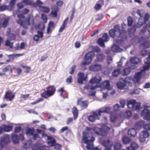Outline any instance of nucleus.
Masks as SVG:
<instances>
[{
    "label": "nucleus",
    "instance_id": "58836bf2",
    "mask_svg": "<svg viewBox=\"0 0 150 150\" xmlns=\"http://www.w3.org/2000/svg\"><path fill=\"white\" fill-rule=\"evenodd\" d=\"M131 139L128 137L124 136L122 138V141L124 144H128L130 142Z\"/></svg>",
    "mask_w": 150,
    "mask_h": 150
},
{
    "label": "nucleus",
    "instance_id": "cd10ccee",
    "mask_svg": "<svg viewBox=\"0 0 150 150\" xmlns=\"http://www.w3.org/2000/svg\"><path fill=\"white\" fill-rule=\"evenodd\" d=\"M111 50L112 51L116 52H121L123 50L122 49L120 48L118 46L115 44L112 46Z\"/></svg>",
    "mask_w": 150,
    "mask_h": 150
},
{
    "label": "nucleus",
    "instance_id": "a211bd4d",
    "mask_svg": "<svg viewBox=\"0 0 150 150\" xmlns=\"http://www.w3.org/2000/svg\"><path fill=\"white\" fill-rule=\"evenodd\" d=\"M0 141L5 144H9L10 142L9 136L7 134H5L3 136L1 137L0 139Z\"/></svg>",
    "mask_w": 150,
    "mask_h": 150
},
{
    "label": "nucleus",
    "instance_id": "3c124183",
    "mask_svg": "<svg viewBox=\"0 0 150 150\" xmlns=\"http://www.w3.org/2000/svg\"><path fill=\"white\" fill-rule=\"evenodd\" d=\"M38 150H49V147L46 146H39L38 144Z\"/></svg>",
    "mask_w": 150,
    "mask_h": 150
},
{
    "label": "nucleus",
    "instance_id": "680f3d73",
    "mask_svg": "<svg viewBox=\"0 0 150 150\" xmlns=\"http://www.w3.org/2000/svg\"><path fill=\"white\" fill-rule=\"evenodd\" d=\"M30 12V10L27 8H24L21 11V13L24 14H27Z\"/></svg>",
    "mask_w": 150,
    "mask_h": 150
},
{
    "label": "nucleus",
    "instance_id": "2f4dec72",
    "mask_svg": "<svg viewBox=\"0 0 150 150\" xmlns=\"http://www.w3.org/2000/svg\"><path fill=\"white\" fill-rule=\"evenodd\" d=\"M131 69L129 68H126L124 69L121 72V74L123 76L128 75L130 72Z\"/></svg>",
    "mask_w": 150,
    "mask_h": 150
},
{
    "label": "nucleus",
    "instance_id": "aec40b11",
    "mask_svg": "<svg viewBox=\"0 0 150 150\" xmlns=\"http://www.w3.org/2000/svg\"><path fill=\"white\" fill-rule=\"evenodd\" d=\"M11 139L13 143L15 144H18L19 141L18 135L16 134L12 133L11 135Z\"/></svg>",
    "mask_w": 150,
    "mask_h": 150
},
{
    "label": "nucleus",
    "instance_id": "ea45409f",
    "mask_svg": "<svg viewBox=\"0 0 150 150\" xmlns=\"http://www.w3.org/2000/svg\"><path fill=\"white\" fill-rule=\"evenodd\" d=\"M120 72L121 70L120 69H115L112 73V76L114 77H116L120 74Z\"/></svg>",
    "mask_w": 150,
    "mask_h": 150
},
{
    "label": "nucleus",
    "instance_id": "052dcab7",
    "mask_svg": "<svg viewBox=\"0 0 150 150\" xmlns=\"http://www.w3.org/2000/svg\"><path fill=\"white\" fill-rule=\"evenodd\" d=\"M21 13V11L18 9L17 10H14L13 12V16L14 17H15L16 15H17V16L18 14H19V13Z\"/></svg>",
    "mask_w": 150,
    "mask_h": 150
},
{
    "label": "nucleus",
    "instance_id": "e2e57ef3",
    "mask_svg": "<svg viewBox=\"0 0 150 150\" xmlns=\"http://www.w3.org/2000/svg\"><path fill=\"white\" fill-rule=\"evenodd\" d=\"M132 113L131 111L128 110L126 111L125 115V116L127 118H129L132 116Z\"/></svg>",
    "mask_w": 150,
    "mask_h": 150
},
{
    "label": "nucleus",
    "instance_id": "c03bdc74",
    "mask_svg": "<svg viewBox=\"0 0 150 150\" xmlns=\"http://www.w3.org/2000/svg\"><path fill=\"white\" fill-rule=\"evenodd\" d=\"M102 39L105 42H108L109 40V37L107 33L104 34L102 38Z\"/></svg>",
    "mask_w": 150,
    "mask_h": 150
},
{
    "label": "nucleus",
    "instance_id": "423d86ee",
    "mask_svg": "<svg viewBox=\"0 0 150 150\" xmlns=\"http://www.w3.org/2000/svg\"><path fill=\"white\" fill-rule=\"evenodd\" d=\"M109 33L110 36L112 38L115 37H122V32H121L120 27L117 25H115L113 29H111L109 30Z\"/></svg>",
    "mask_w": 150,
    "mask_h": 150
},
{
    "label": "nucleus",
    "instance_id": "2eb2a0df",
    "mask_svg": "<svg viewBox=\"0 0 150 150\" xmlns=\"http://www.w3.org/2000/svg\"><path fill=\"white\" fill-rule=\"evenodd\" d=\"M102 144L106 147L105 150H110L112 146V142L109 140H105L103 142Z\"/></svg>",
    "mask_w": 150,
    "mask_h": 150
},
{
    "label": "nucleus",
    "instance_id": "bf43d9fd",
    "mask_svg": "<svg viewBox=\"0 0 150 150\" xmlns=\"http://www.w3.org/2000/svg\"><path fill=\"white\" fill-rule=\"evenodd\" d=\"M97 18L96 19V21H99L102 20L104 17V15L101 13L97 15Z\"/></svg>",
    "mask_w": 150,
    "mask_h": 150
},
{
    "label": "nucleus",
    "instance_id": "4468645a",
    "mask_svg": "<svg viewBox=\"0 0 150 150\" xmlns=\"http://www.w3.org/2000/svg\"><path fill=\"white\" fill-rule=\"evenodd\" d=\"M126 84L127 81L126 80L121 78L120 79V82L117 83V85L118 88L120 89H122L124 88Z\"/></svg>",
    "mask_w": 150,
    "mask_h": 150
},
{
    "label": "nucleus",
    "instance_id": "1a4fd4ad",
    "mask_svg": "<svg viewBox=\"0 0 150 150\" xmlns=\"http://www.w3.org/2000/svg\"><path fill=\"white\" fill-rule=\"evenodd\" d=\"M148 107V106L147 105H144V109L142 111L141 115L143 117L144 119L149 120H150V110L146 109Z\"/></svg>",
    "mask_w": 150,
    "mask_h": 150
},
{
    "label": "nucleus",
    "instance_id": "de8ad7c7",
    "mask_svg": "<svg viewBox=\"0 0 150 150\" xmlns=\"http://www.w3.org/2000/svg\"><path fill=\"white\" fill-rule=\"evenodd\" d=\"M140 89L139 88L136 89L134 91L131 92L129 94L131 95H138L139 94L140 92Z\"/></svg>",
    "mask_w": 150,
    "mask_h": 150
},
{
    "label": "nucleus",
    "instance_id": "774afa93",
    "mask_svg": "<svg viewBox=\"0 0 150 150\" xmlns=\"http://www.w3.org/2000/svg\"><path fill=\"white\" fill-rule=\"evenodd\" d=\"M144 128L147 130H150V124L148 123L144 125Z\"/></svg>",
    "mask_w": 150,
    "mask_h": 150
},
{
    "label": "nucleus",
    "instance_id": "393cba45",
    "mask_svg": "<svg viewBox=\"0 0 150 150\" xmlns=\"http://www.w3.org/2000/svg\"><path fill=\"white\" fill-rule=\"evenodd\" d=\"M130 62L133 64H138L141 61V60L139 58L133 57L131 58L130 59Z\"/></svg>",
    "mask_w": 150,
    "mask_h": 150
},
{
    "label": "nucleus",
    "instance_id": "a878e982",
    "mask_svg": "<svg viewBox=\"0 0 150 150\" xmlns=\"http://www.w3.org/2000/svg\"><path fill=\"white\" fill-rule=\"evenodd\" d=\"M69 19V18L67 17L64 20L62 25H61L59 29V32H61L63 31V30L66 26Z\"/></svg>",
    "mask_w": 150,
    "mask_h": 150
},
{
    "label": "nucleus",
    "instance_id": "e433bc0d",
    "mask_svg": "<svg viewBox=\"0 0 150 150\" xmlns=\"http://www.w3.org/2000/svg\"><path fill=\"white\" fill-rule=\"evenodd\" d=\"M104 86L108 90H110L111 87L110 86V82L108 80L105 81L103 83Z\"/></svg>",
    "mask_w": 150,
    "mask_h": 150
},
{
    "label": "nucleus",
    "instance_id": "20e7f679",
    "mask_svg": "<svg viewBox=\"0 0 150 150\" xmlns=\"http://www.w3.org/2000/svg\"><path fill=\"white\" fill-rule=\"evenodd\" d=\"M56 91V88L54 86H50L42 89L40 95L42 97L47 99L53 96Z\"/></svg>",
    "mask_w": 150,
    "mask_h": 150
},
{
    "label": "nucleus",
    "instance_id": "8fccbe9b",
    "mask_svg": "<svg viewBox=\"0 0 150 150\" xmlns=\"http://www.w3.org/2000/svg\"><path fill=\"white\" fill-rule=\"evenodd\" d=\"M121 147V145L119 143H116L114 146L115 150H120Z\"/></svg>",
    "mask_w": 150,
    "mask_h": 150
},
{
    "label": "nucleus",
    "instance_id": "49530a36",
    "mask_svg": "<svg viewBox=\"0 0 150 150\" xmlns=\"http://www.w3.org/2000/svg\"><path fill=\"white\" fill-rule=\"evenodd\" d=\"M38 28L42 30H44L45 28L44 23L42 22H40L39 25H38Z\"/></svg>",
    "mask_w": 150,
    "mask_h": 150
},
{
    "label": "nucleus",
    "instance_id": "338daca9",
    "mask_svg": "<svg viewBox=\"0 0 150 150\" xmlns=\"http://www.w3.org/2000/svg\"><path fill=\"white\" fill-rule=\"evenodd\" d=\"M11 67V66L8 65L7 67H4L2 69V71L4 72H7L9 70V68Z\"/></svg>",
    "mask_w": 150,
    "mask_h": 150
},
{
    "label": "nucleus",
    "instance_id": "0e129e2a",
    "mask_svg": "<svg viewBox=\"0 0 150 150\" xmlns=\"http://www.w3.org/2000/svg\"><path fill=\"white\" fill-rule=\"evenodd\" d=\"M120 107V106L118 104H115L113 106L114 110L115 111H118Z\"/></svg>",
    "mask_w": 150,
    "mask_h": 150
},
{
    "label": "nucleus",
    "instance_id": "c85d7f7f",
    "mask_svg": "<svg viewBox=\"0 0 150 150\" xmlns=\"http://www.w3.org/2000/svg\"><path fill=\"white\" fill-rule=\"evenodd\" d=\"M48 139H49L47 140L48 141L47 142V144L51 146H54L56 143L55 139L51 137L49 138Z\"/></svg>",
    "mask_w": 150,
    "mask_h": 150
},
{
    "label": "nucleus",
    "instance_id": "dca6fc26",
    "mask_svg": "<svg viewBox=\"0 0 150 150\" xmlns=\"http://www.w3.org/2000/svg\"><path fill=\"white\" fill-rule=\"evenodd\" d=\"M101 66L98 64H93L91 65L89 67V70L92 71L96 72L99 71L101 69Z\"/></svg>",
    "mask_w": 150,
    "mask_h": 150
},
{
    "label": "nucleus",
    "instance_id": "f3484780",
    "mask_svg": "<svg viewBox=\"0 0 150 150\" xmlns=\"http://www.w3.org/2000/svg\"><path fill=\"white\" fill-rule=\"evenodd\" d=\"M26 134L27 136H31L33 134L35 133V129L33 127L30 128L27 127L25 130Z\"/></svg>",
    "mask_w": 150,
    "mask_h": 150
},
{
    "label": "nucleus",
    "instance_id": "9b49d317",
    "mask_svg": "<svg viewBox=\"0 0 150 150\" xmlns=\"http://www.w3.org/2000/svg\"><path fill=\"white\" fill-rule=\"evenodd\" d=\"M82 98L79 99L77 102V105H80L82 109L86 108L88 106V102L87 100L82 101Z\"/></svg>",
    "mask_w": 150,
    "mask_h": 150
},
{
    "label": "nucleus",
    "instance_id": "09e8293b",
    "mask_svg": "<svg viewBox=\"0 0 150 150\" xmlns=\"http://www.w3.org/2000/svg\"><path fill=\"white\" fill-rule=\"evenodd\" d=\"M111 109V108L110 107H107L105 108L104 110H98V111H101L100 114L102 113L106 112L109 113L110 112Z\"/></svg>",
    "mask_w": 150,
    "mask_h": 150
},
{
    "label": "nucleus",
    "instance_id": "6ab92c4d",
    "mask_svg": "<svg viewBox=\"0 0 150 150\" xmlns=\"http://www.w3.org/2000/svg\"><path fill=\"white\" fill-rule=\"evenodd\" d=\"M2 126L4 132H8L12 131L13 130V126L12 125L9 124L6 125L4 124L2 125Z\"/></svg>",
    "mask_w": 150,
    "mask_h": 150
},
{
    "label": "nucleus",
    "instance_id": "864d4df0",
    "mask_svg": "<svg viewBox=\"0 0 150 150\" xmlns=\"http://www.w3.org/2000/svg\"><path fill=\"white\" fill-rule=\"evenodd\" d=\"M23 2H19L17 4V6L18 9L20 10V9H22L24 8V5L23 4Z\"/></svg>",
    "mask_w": 150,
    "mask_h": 150
},
{
    "label": "nucleus",
    "instance_id": "37998d69",
    "mask_svg": "<svg viewBox=\"0 0 150 150\" xmlns=\"http://www.w3.org/2000/svg\"><path fill=\"white\" fill-rule=\"evenodd\" d=\"M92 50V51L90 52H93L95 55L94 52L96 53H99L100 51V48L98 46H93L91 47Z\"/></svg>",
    "mask_w": 150,
    "mask_h": 150
},
{
    "label": "nucleus",
    "instance_id": "6e6552de",
    "mask_svg": "<svg viewBox=\"0 0 150 150\" xmlns=\"http://www.w3.org/2000/svg\"><path fill=\"white\" fill-rule=\"evenodd\" d=\"M101 111L94 112L92 113V115H89L88 117V119L89 121L94 122L96 120H99L100 117L101 115L100 114Z\"/></svg>",
    "mask_w": 150,
    "mask_h": 150
},
{
    "label": "nucleus",
    "instance_id": "9d476101",
    "mask_svg": "<svg viewBox=\"0 0 150 150\" xmlns=\"http://www.w3.org/2000/svg\"><path fill=\"white\" fill-rule=\"evenodd\" d=\"M16 92L13 93L10 90H8L5 93L4 98H5L8 101H12L15 96Z\"/></svg>",
    "mask_w": 150,
    "mask_h": 150
},
{
    "label": "nucleus",
    "instance_id": "f03ea898",
    "mask_svg": "<svg viewBox=\"0 0 150 150\" xmlns=\"http://www.w3.org/2000/svg\"><path fill=\"white\" fill-rule=\"evenodd\" d=\"M17 18L18 19L16 21V22L22 20L25 21L26 23L28 25H32L31 29L34 28L36 30H38V24H35V18L31 14H29L27 18L22 13H19L18 14Z\"/></svg>",
    "mask_w": 150,
    "mask_h": 150
},
{
    "label": "nucleus",
    "instance_id": "a19ab883",
    "mask_svg": "<svg viewBox=\"0 0 150 150\" xmlns=\"http://www.w3.org/2000/svg\"><path fill=\"white\" fill-rule=\"evenodd\" d=\"M145 23L144 19L139 18V19L137 24H136L137 28H139Z\"/></svg>",
    "mask_w": 150,
    "mask_h": 150
},
{
    "label": "nucleus",
    "instance_id": "4c0bfd02",
    "mask_svg": "<svg viewBox=\"0 0 150 150\" xmlns=\"http://www.w3.org/2000/svg\"><path fill=\"white\" fill-rule=\"evenodd\" d=\"M141 103L139 102L136 103L134 104L133 110H135L137 111H139L140 109Z\"/></svg>",
    "mask_w": 150,
    "mask_h": 150
},
{
    "label": "nucleus",
    "instance_id": "f8f14e48",
    "mask_svg": "<svg viewBox=\"0 0 150 150\" xmlns=\"http://www.w3.org/2000/svg\"><path fill=\"white\" fill-rule=\"evenodd\" d=\"M149 135L148 132L143 131L140 134L139 140L141 143H144L145 142V139L148 137Z\"/></svg>",
    "mask_w": 150,
    "mask_h": 150
},
{
    "label": "nucleus",
    "instance_id": "bb28decb",
    "mask_svg": "<svg viewBox=\"0 0 150 150\" xmlns=\"http://www.w3.org/2000/svg\"><path fill=\"white\" fill-rule=\"evenodd\" d=\"M127 133L128 135L131 137H134L137 134L136 130L133 128L129 129Z\"/></svg>",
    "mask_w": 150,
    "mask_h": 150
},
{
    "label": "nucleus",
    "instance_id": "7c9ffc66",
    "mask_svg": "<svg viewBox=\"0 0 150 150\" xmlns=\"http://www.w3.org/2000/svg\"><path fill=\"white\" fill-rule=\"evenodd\" d=\"M72 112L73 115L74 119L76 120L78 115V110L76 107H74L72 109Z\"/></svg>",
    "mask_w": 150,
    "mask_h": 150
},
{
    "label": "nucleus",
    "instance_id": "69168bd1",
    "mask_svg": "<svg viewBox=\"0 0 150 150\" xmlns=\"http://www.w3.org/2000/svg\"><path fill=\"white\" fill-rule=\"evenodd\" d=\"M32 1L31 0H22V2L25 5H31V3Z\"/></svg>",
    "mask_w": 150,
    "mask_h": 150
},
{
    "label": "nucleus",
    "instance_id": "b1692460",
    "mask_svg": "<svg viewBox=\"0 0 150 150\" xmlns=\"http://www.w3.org/2000/svg\"><path fill=\"white\" fill-rule=\"evenodd\" d=\"M135 103H136L135 100H130L127 101V105L129 108L133 110Z\"/></svg>",
    "mask_w": 150,
    "mask_h": 150
},
{
    "label": "nucleus",
    "instance_id": "5701e85b",
    "mask_svg": "<svg viewBox=\"0 0 150 150\" xmlns=\"http://www.w3.org/2000/svg\"><path fill=\"white\" fill-rule=\"evenodd\" d=\"M8 30L6 32V35L7 37L11 40H14L16 38L15 35L13 33H11V28H8Z\"/></svg>",
    "mask_w": 150,
    "mask_h": 150
},
{
    "label": "nucleus",
    "instance_id": "c756f323",
    "mask_svg": "<svg viewBox=\"0 0 150 150\" xmlns=\"http://www.w3.org/2000/svg\"><path fill=\"white\" fill-rule=\"evenodd\" d=\"M96 57L97 61L101 62L104 59L105 56L103 53H98L96 55Z\"/></svg>",
    "mask_w": 150,
    "mask_h": 150
},
{
    "label": "nucleus",
    "instance_id": "412c9836",
    "mask_svg": "<svg viewBox=\"0 0 150 150\" xmlns=\"http://www.w3.org/2000/svg\"><path fill=\"white\" fill-rule=\"evenodd\" d=\"M138 145L134 142H132L130 146L128 147L127 148V150H136L139 148ZM121 150H125L122 149Z\"/></svg>",
    "mask_w": 150,
    "mask_h": 150
},
{
    "label": "nucleus",
    "instance_id": "603ef678",
    "mask_svg": "<svg viewBox=\"0 0 150 150\" xmlns=\"http://www.w3.org/2000/svg\"><path fill=\"white\" fill-rule=\"evenodd\" d=\"M127 20L128 26H131L132 25L133 22L132 18L131 16H129L127 18Z\"/></svg>",
    "mask_w": 150,
    "mask_h": 150
},
{
    "label": "nucleus",
    "instance_id": "4be33fe9",
    "mask_svg": "<svg viewBox=\"0 0 150 150\" xmlns=\"http://www.w3.org/2000/svg\"><path fill=\"white\" fill-rule=\"evenodd\" d=\"M145 64L146 65H144L143 67V69H141V70L143 72L144 74H146L145 71L148 70L150 68V62L149 61H144Z\"/></svg>",
    "mask_w": 150,
    "mask_h": 150
},
{
    "label": "nucleus",
    "instance_id": "473e14b6",
    "mask_svg": "<svg viewBox=\"0 0 150 150\" xmlns=\"http://www.w3.org/2000/svg\"><path fill=\"white\" fill-rule=\"evenodd\" d=\"M16 23L18 24H19L20 25L23 27V28L25 29H27L28 28V27L26 25H27L25 21L22 20L19 21Z\"/></svg>",
    "mask_w": 150,
    "mask_h": 150
},
{
    "label": "nucleus",
    "instance_id": "ddd939ff",
    "mask_svg": "<svg viewBox=\"0 0 150 150\" xmlns=\"http://www.w3.org/2000/svg\"><path fill=\"white\" fill-rule=\"evenodd\" d=\"M145 75V74H144L141 70L140 71L137 72L135 74L134 76L136 79V80L134 81L135 83H137V84L139 83L140 82V79Z\"/></svg>",
    "mask_w": 150,
    "mask_h": 150
},
{
    "label": "nucleus",
    "instance_id": "f257e3e1",
    "mask_svg": "<svg viewBox=\"0 0 150 150\" xmlns=\"http://www.w3.org/2000/svg\"><path fill=\"white\" fill-rule=\"evenodd\" d=\"M110 130V128L105 125L102 126L101 128L96 127L93 128L88 127L86 128V131L91 135L93 134L92 132V131H93L96 134L102 136L107 135Z\"/></svg>",
    "mask_w": 150,
    "mask_h": 150
},
{
    "label": "nucleus",
    "instance_id": "4d7b16f0",
    "mask_svg": "<svg viewBox=\"0 0 150 150\" xmlns=\"http://www.w3.org/2000/svg\"><path fill=\"white\" fill-rule=\"evenodd\" d=\"M41 19L44 23H47V18L45 14H41Z\"/></svg>",
    "mask_w": 150,
    "mask_h": 150
},
{
    "label": "nucleus",
    "instance_id": "5fc2aeb1",
    "mask_svg": "<svg viewBox=\"0 0 150 150\" xmlns=\"http://www.w3.org/2000/svg\"><path fill=\"white\" fill-rule=\"evenodd\" d=\"M16 0H10L9 2V5L11 6V7L12 9L14 8V6L16 4Z\"/></svg>",
    "mask_w": 150,
    "mask_h": 150
},
{
    "label": "nucleus",
    "instance_id": "0eeeda50",
    "mask_svg": "<svg viewBox=\"0 0 150 150\" xmlns=\"http://www.w3.org/2000/svg\"><path fill=\"white\" fill-rule=\"evenodd\" d=\"M94 57V54L93 52H89L84 56L83 59L84 62H83L81 64V67H83L90 64Z\"/></svg>",
    "mask_w": 150,
    "mask_h": 150
},
{
    "label": "nucleus",
    "instance_id": "6e6d98bb",
    "mask_svg": "<svg viewBox=\"0 0 150 150\" xmlns=\"http://www.w3.org/2000/svg\"><path fill=\"white\" fill-rule=\"evenodd\" d=\"M22 129V127L21 126L16 127L14 129V132L16 133H19Z\"/></svg>",
    "mask_w": 150,
    "mask_h": 150
},
{
    "label": "nucleus",
    "instance_id": "39448f33",
    "mask_svg": "<svg viewBox=\"0 0 150 150\" xmlns=\"http://www.w3.org/2000/svg\"><path fill=\"white\" fill-rule=\"evenodd\" d=\"M82 140L84 142H83L86 144V148L88 149H91L93 146V142L95 140L94 138L93 137L89 136L88 133L84 132H83Z\"/></svg>",
    "mask_w": 150,
    "mask_h": 150
},
{
    "label": "nucleus",
    "instance_id": "7ed1b4c3",
    "mask_svg": "<svg viewBox=\"0 0 150 150\" xmlns=\"http://www.w3.org/2000/svg\"><path fill=\"white\" fill-rule=\"evenodd\" d=\"M101 78L99 76L92 78L89 82L85 87V88L87 90H94L96 88L100 87V82Z\"/></svg>",
    "mask_w": 150,
    "mask_h": 150
},
{
    "label": "nucleus",
    "instance_id": "79ce46f5",
    "mask_svg": "<svg viewBox=\"0 0 150 150\" xmlns=\"http://www.w3.org/2000/svg\"><path fill=\"white\" fill-rule=\"evenodd\" d=\"M105 42L102 39V38H99L97 40V43L99 45L103 48L105 47L104 42Z\"/></svg>",
    "mask_w": 150,
    "mask_h": 150
},
{
    "label": "nucleus",
    "instance_id": "72a5a7b5",
    "mask_svg": "<svg viewBox=\"0 0 150 150\" xmlns=\"http://www.w3.org/2000/svg\"><path fill=\"white\" fill-rule=\"evenodd\" d=\"M14 54V53L12 54L7 55L9 59L6 60V62L9 63L10 62H13L14 58L16 57L15 55Z\"/></svg>",
    "mask_w": 150,
    "mask_h": 150
},
{
    "label": "nucleus",
    "instance_id": "c9c22d12",
    "mask_svg": "<svg viewBox=\"0 0 150 150\" xmlns=\"http://www.w3.org/2000/svg\"><path fill=\"white\" fill-rule=\"evenodd\" d=\"M41 130L38 129V134H41L42 137L44 138L46 140H48L49 139V138L51 137L45 134L44 131H42V133H41Z\"/></svg>",
    "mask_w": 150,
    "mask_h": 150
},
{
    "label": "nucleus",
    "instance_id": "a18cd8bd",
    "mask_svg": "<svg viewBox=\"0 0 150 150\" xmlns=\"http://www.w3.org/2000/svg\"><path fill=\"white\" fill-rule=\"evenodd\" d=\"M57 92L59 93V95L60 96L64 97L63 93L64 92H66V91L64 90V87L61 88H59L57 90Z\"/></svg>",
    "mask_w": 150,
    "mask_h": 150
},
{
    "label": "nucleus",
    "instance_id": "13d9d810",
    "mask_svg": "<svg viewBox=\"0 0 150 150\" xmlns=\"http://www.w3.org/2000/svg\"><path fill=\"white\" fill-rule=\"evenodd\" d=\"M18 136L19 141L20 140L22 142L25 140V137L23 133H20L18 135Z\"/></svg>",
    "mask_w": 150,
    "mask_h": 150
},
{
    "label": "nucleus",
    "instance_id": "f704fd0d",
    "mask_svg": "<svg viewBox=\"0 0 150 150\" xmlns=\"http://www.w3.org/2000/svg\"><path fill=\"white\" fill-rule=\"evenodd\" d=\"M39 8L41 11L46 13H48L50 11V8L46 6L40 7Z\"/></svg>",
    "mask_w": 150,
    "mask_h": 150
}]
</instances>
